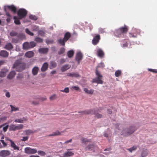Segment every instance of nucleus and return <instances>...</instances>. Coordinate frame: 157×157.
<instances>
[{
  "mask_svg": "<svg viewBox=\"0 0 157 157\" xmlns=\"http://www.w3.org/2000/svg\"><path fill=\"white\" fill-rule=\"evenodd\" d=\"M18 17L16 16L13 17L14 22L17 25H19L21 22L20 19L25 18L27 14V11L24 9H20L17 11Z\"/></svg>",
  "mask_w": 157,
  "mask_h": 157,
  "instance_id": "1",
  "label": "nucleus"
},
{
  "mask_svg": "<svg viewBox=\"0 0 157 157\" xmlns=\"http://www.w3.org/2000/svg\"><path fill=\"white\" fill-rule=\"evenodd\" d=\"M136 129V128L134 126H131L123 129L121 132V134L124 136H129L132 134Z\"/></svg>",
  "mask_w": 157,
  "mask_h": 157,
  "instance_id": "2",
  "label": "nucleus"
},
{
  "mask_svg": "<svg viewBox=\"0 0 157 157\" xmlns=\"http://www.w3.org/2000/svg\"><path fill=\"white\" fill-rule=\"evenodd\" d=\"M13 67L15 68L17 71H22L24 68V64L22 63L21 60H17L14 63Z\"/></svg>",
  "mask_w": 157,
  "mask_h": 157,
  "instance_id": "3",
  "label": "nucleus"
},
{
  "mask_svg": "<svg viewBox=\"0 0 157 157\" xmlns=\"http://www.w3.org/2000/svg\"><path fill=\"white\" fill-rule=\"evenodd\" d=\"M128 30L127 26H125L124 27H121L119 29L116 30L114 32V35L118 37L122 36L123 33H126Z\"/></svg>",
  "mask_w": 157,
  "mask_h": 157,
  "instance_id": "4",
  "label": "nucleus"
},
{
  "mask_svg": "<svg viewBox=\"0 0 157 157\" xmlns=\"http://www.w3.org/2000/svg\"><path fill=\"white\" fill-rule=\"evenodd\" d=\"M96 74L97 77L93 79L92 82L93 83H97L98 84H102L103 81L101 80L102 76L98 71L97 69L96 71Z\"/></svg>",
  "mask_w": 157,
  "mask_h": 157,
  "instance_id": "5",
  "label": "nucleus"
},
{
  "mask_svg": "<svg viewBox=\"0 0 157 157\" xmlns=\"http://www.w3.org/2000/svg\"><path fill=\"white\" fill-rule=\"evenodd\" d=\"M79 113H81L82 114H94L95 115V117H97V118H101L102 117V115L99 113H97L96 111H93V110H87L85 111H81L79 112Z\"/></svg>",
  "mask_w": 157,
  "mask_h": 157,
  "instance_id": "6",
  "label": "nucleus"
},
{
  "mask_svg": "<svg viewBox=\"0 0 157 157\" xmlns=\"http://www.w3.org/2000/svg\"><path fill=\"white\" fill-rule=\"evenodd\" d=\"M8 8L11 10L14 13H15L17 10L16 8L13 5L11 6H5L4 7V10L6 12L7 16L9 17H10L11 15L9 13L7 12L6 9Z\"/></svg>",
  "mask_w": 157,
  "mask_h": 157,
  "instance_id": "7",
  "label": "nucleus"
},
{
  "mask_svg": "<svg viewBox=\"0 0 157 157\" xmlns=\"http://www.w3.org/2000/svg\"><path fill=\"white\" fill-rule=\"evenodd\" d=\"M25 152L28 154H33L36 153L37 151L35 149H32L29 147H26L25 149Z\"/></svg>",
  "mask_w": 157,
  "mask_h": 157,
  "instance_id": "8",
  "label": "nucleus"
},
{
  "mask_svg": "<svg viewBox=\"0 0 157 157\" xmlns=\"http://www.w3.org/2000/svg\"><path fill=\"white\" fill-rule=\"evenodd\" d=\"M82 55L80 52H78L77 53L76 56V60L79 63V61L82 60Z\"/></svg>",
  "mask_w": 157,
  "mask_h": 157,
  "instance_id": "9",
  "label": "nucleus"
},
{
  "mask_svg": "<svg viewBox=\"0 0 157 157\" xmlns=\"http://www.w3.org/2000/svg\"><path fill=\"white\" fill-rule=\"evenodd\" d=\"M100 39V36L99 35H97L92 40V44L94 45L97 44L99 42Z\"/></svg>",
  "mask_w": 157,
  "mask_h": 157,
  "instance_id": "10",
  "label": "nucleus"
},
{
  "mask_svg": "<svg viewBox=\"0 0 157 157\" xmlns=\"http://www.w3.org/2000/svg\"><path fill=\"white\" fill-rule=\"evenodd\" d=\"M96 147H97L96 146H94V145L90 144L85 147V150L86 151L89 150L90 151H94V149Z\"/></svg>",
  "mask_w": 157,
  "mask_h": 157,
  "instance_id": "11",
  "label": "nucleus"
},
{
  "mask_svg": "<svg viewBox=\"0 0 157 157\" xmlns=\"http://www.w3.org/2000/svg\"><path fill=\"white\" fill-rule=\"evenodd\" d=\"M8 70L6 68H3L0 71V77H3L6 75V73L8 72Z\"/></svg>",
  "mask_w": 157,
  "mask_h": 157,
  "instance_id": "12",
  "label": "nucleus"
},
{
  "mask_svg": "<svg viewBox=\"0 0 157 157\" xmlns=\"http://www.w3.org/2000/svg\"><path fill=\"white\" fill-rule=\"evenodd\" d=\"M9 141L10 142L11 146L15 150H19V147L17 146L14 142L11 140H9Z\"/></svg>",
  "mask_w": 157,
  "mask_h": 157,
  "instance_id": "13",
  "label": "nucleus"
},
{
  "mask_svg": "<svg viewBox=\"0 0 157 157\" xmlns=\"http://www.w3.org/2000/svg\"><path fill=\"white\" fill-rule=\"evenodd\" d=\"M10 154V151L6 150H3L0 152V155L2 157H5Z\"/></svg>",
  "mask_w": 157,
  "mask_h": 157,
  "instance_id": "14",
  "label": "nucleus"
},
{
  "mask_svg": "<svg viewBox=\"0 0 157 157\" xmlns=\"http://www.w3.org/2000/svg\"><path fill=\"white\" fill-rule=\"evenodd\" d=\"M71 67V65L68 64H66L63 66L61 68V70L62 72H64L67 71Z\"/></svg>",
  "mask_w": 157,
  "mask_h": 157,
  "instance_id": "15",
  "label": "nucleus"
},
{
  "mask_svg": "<svg viewBox=\"0 0 157 157\" xmlns=\"http://www.w3.org/2000/svg\"><path fill=\"white\" fill-rule=\"evenodd\" d=\"M39 70V68L37 67H34L32 70V74L33 75H37Z\"/></svg>",
  "mask_w": 157,
  "mask_h": 157,
  "instance_id": "16",
  "label": "nucleus"
},
{
  "mask_svg": "<svg viewBox=\"0 0 157 157\" xmlns=\"http://www.w3.org/2000/svg\"><path fill=\"white\" fill-rule=\"evenodd\" d=\"M48 67V64L47 63H45L43 65L41 68V71L42 72H44L46 71Z\"/></svg>",
  "mask_w": 157,
  "mask_h": 157,
  "instance_id": "17",
  "label": "nucleus"
},
{
  "mask_svg": "<svg viewBox=\"0 0 157 157\" xmlns=\"http://www.w3.org/2000/svg\"><path fill=\"white\" fill-rule=\"evenodd\" d=\"M74 153L72 151H67L65 152L63 154V156L64 157H68L74 155Z\"/></svg>",
  "mask_w": 157,
  "mask_h": 157,
  "instance_id": "18",
  "label": "nucleus"
},
{
  "mask_svg": "<svg viewBox=\"0 0 157 157\" xmlns=\"http://www.w3.org/2000/svg\"><path fill=\"white\" fill-rule=\"evenodd\" d=\"M0 56L3 57H7L8 56V53L6 51L2 50L0 52Z\"/></svg>",
  "mask_w": 157,
  "mask_h": 157,
  "instance_id": "19",
  "label": "nucleus"
},
{
  "mask_svg": "<svg viewBox=\"0 0 157 157\" xmlns=\"http://www.w3.org/2000/svg\"><path fill=\"white\" fill-rule=\"evenodd\" d=\"M57 66V63L55 61H52L50 62V66L49 68L50 69H52L53 68H55Z\"/></svg>",
  "mask_w": 157,
  "mask_h": 157,
  "instance_id": "20",
  "label": "nucleus"
},
{
  "mask_svg": "<svg viewBox=\"0 0 157 157\" xmlns=\"http://www.w3.org/2000/svg\"><path fill=\"white\" fill-rule=\"evenodd\" d=\"M83 90L86 93L90 94H92L94 92V90H89L87 88H84Z\"/></svg>",
  "mask_w": 157,
  "mask_h": 157,
  "instance_id": "21",
  "label": "nucleus"
},
{
  "mask_svg": "<svg viewBox=\"0 0 157 157\" xmlns=\"http://www.w3.org/2000/svg\"><path fill=\"white\" fill-rule=\"evenodd\" d=\"M48 48H40L39 49V51L40 53L45 54L48 52Z\"/></svg>",
  "mask_w": 157,
  "mask_h": 157,
  "instance_id": "22",
  "label": "nucleus"
},
{
  "mask_svg": "<svg viewBox=\"0 0 157 157\" xmlns=\"http://www.w3.org/2000/svg\"><path fill=\"white\" fill-rule=\"evenodd\" d=\"M98 55L100 57H102L104 55V53L103 51L101 49H98L97 51Z\"/></svg>",
  "mask_w": 157,
  "mask_h": 157,
  "instance_id": "23",
  "label": "nucleus"
},
{
  "mask_svg": "<svg viewBox=\"0 0 157 157\" xmlns=\"http://www.w3.org/2000/svg\"><path fill=\"white\" fill-rule=\"evenodd\" d=\"M29 43L26 42L23 44V48L24 49H28L30 48Z\"/></svg>",
  "mask_w": 157,
  "mask_h": 157,
  "instance_id": "24",
  "label": "nucleus"
},
{
  "mask_svg": "<svg viewBox=\"0 0 157 157\" xmlns=\"http://www.w3.org/2000/svg\"><path fill=\"white\" fill-rule=\"evenodd\" d=\"M34 55V53L33 52L30 51L27 52L25 54L26 57L28 58H31Z\"/></svg>",
  "mask_w": 157,
  "mask_h": 157,
  "instance_id": "25",
  "label": "nucleus"
},
{
  "mask_svg": "<svg viewBox=\"0 0 157 157\" xmlns=\"http://www.w3.org/2000/svg\"><path fill=\"white\" fill-rule=\"evenodd\" d=\"M67 76L71 77H78L79 76V75L75 73H69L67 74Z\"/></svg>",
  "mask_w": 157,
  "mask_h": 157,
  "instance_id": "26",
  "label": "nucleus"
},
{
  "mask_svg": "<svg viewBox=\"0 0 157 157\" xmlns=\"http://www.w3.org/2000/svg\"><path fill=\"white\" fill-rule=\"evenodd\" d=\"M16 74L15 72L14 71H11L8 76V78L10 79H12Z\"/></svg>",
  "mask_w": 157,
  "mask_h": 157,
  "instance_id": "27",
  "label": "nucleus"
},
{
  "mask_svg": "<svg viewBox=\"0 0 157 157\" xmlns=\"http://www.w3.org/2000/svg\"><path fill=\"white\" fill-rule=\"evenodd\" d=\"M71 34L69 32L66 33L64 36L63 38L64 39L65 41H67L70 37Z\"/></svg>",
  "mask_w": 157,
  "mask_h": 157,
  "instance_id": "28",
  "label": "nucleus"
},
{
  "mask_svg": "<svg viewBox=\"0 0 157 157\" xmlns=\"http://www.w3.org/2000/svg\"><path fill=\"white\" fill-rule=\"evenodd\" d=\"M13 48L12 44L10 43L7 44L5 47V48L8 50H10Z\"/></svg>",
  "mask_w": 157,
  "mask_h": 157,
  "instance_id": "29",
  "label": "nucleus"
},
{
  "mask_svg": "<svg viewBox=\"0 0 157 157\" xmlns=\"http://www.w3.org/2000/svg\"><path fill=\"white\" fill-rule=\"evenodd\" d=\"M58 43L62 46H64L65 45V43L66 42L65 41L64 38H60L58 40Z\"/></svg>",
  "mask_w": 157,
  "mask_h": 157,
  "instance_id": "30",
  "label": "nucleus"
},
{
  "mask_svg": "<svg viewBox=\"0 0 157 157\" xmlns=\"http://www.w3.org/2000/svg\"><path fill=\"white\" fill-rule=\"evenodd\" d=\"M10 106L11 108V110L10 111V112L12 113L13 111H19V109L17 107H14L12 105H10Z\"/></svg>",
  "mask_w": 157,
  "mask_h": 157,
  "instance_id": "31",
  "label": "nucleus"
},
{
  "mask_svg": "<svg viewBox=\"0 0 157 157\" xmlns=\"http://www.w3.org/2000/svg\"><path fill=\"white\" fill-rule=\"evenodd\" d=\"M74 52L73 50H70L68 51L67 52V56L68 57L71 58L73 56Z\"/></svg>",
  "mask_w": 157,
  "mask_h": 157,
  "instance_id": "32",
  "label": "nucleus"
},
{
  "mask_svg": "<svg viewBox=\"0 0 157 157\" xmlns=\"http://www.w3.org/2000/svg\"><path fill=\"white\" fill-rule=\"evenodd\" d=\"M148 152L147 150H144L141 153L142 157H145L148 154Z\"/></svg>",
  "mask_w": 157,
  "mask_h": 157,
  "instance_id": "33",
  "label": "nucleus"
},
{
  "mask_svg": "<svg viewBox=\"0 0 157 157\" xmlns=\"http://www.w3.org/2000/svg\"><path fill=\"white\" fill-rule=\"evenodd\" d=\"M25 132L26 134L27 135H30L35 132H33L30 129L26 130H25Z\"/></svg>",
  "mask_w": 157,
  "mask_h": 157,
  "instance_id": "34",
  "label": "nucleus"
},
{
  "mask_svg": "<svg viewBox=\"0 0 157 157\" xmlns=\"http://www.w3.org/2000/svg\"><path fill=\"white\" fill-rule=\"evenodd\" d=\"M9 130L10 131L16 130V125L14 124H11L10 126Z\"/></svg>",
  "mask_w": 157,
  "mask_h": 157,
  "instance_id": "35",
  "label": "nucleus"
},
{
  "mask_svg": "<svg viewBox=\"0 0 157 157\" xmlns=\"http://www.w3.org/2000/svg\"><path fill=\"white\" fill-rule=\"evenodd\" d=\"M61 135V133L59 131H56L53 133L50 134L48 135L49 136H56L60 135Z\"/></svg>",
  "mask_w": 157,
  "mask_h": 157,
  "instance_id": "36",
  "label": "nucleus"
},
{
  "mask_svg": "<svg viewBox=\"0 0 157 157\" xmlns=\"http://www.w3.org/2000/svg\"><path fill=\"white\" fill-rule=\"evenodd\" d=\"M29 43L30 48H33L36 45V43L33 41L30 42Z\"/></svg>",
  "mask_w": 157,
  "mask_h": 157,
  "instance_id": "37",
  "label": "nucleus"
},
{
  "mask_svg": "<svg viewBox=\"0 0 157 157\" xmlns=\"http://www.w3.org/2000/svg\"><path fill=\"white\" fill-rule=\"evenodd\" d=\"M24 125L22 124H19L17 125H16V130L22 129Z\"/></svg>",
  "mask_w": 157,
  "mask_h": 157,
  "instance_id": "38",
  "label": "nucleus"
},
{
  "mask_svg": "<svg viewBox=\"0 0 157 157\" xmlns=\"http://www.w3.org/2000/svg\"><path fill=\"white\" fill-rule=\"evenodd\" d=\"M43 40V39L38 37H36L35 39V40L38 43H42Z\"/></svg>",
  "mask_w": 157,
  "mask_h": 157,
  "instance_id": "39",
  "label": "nucleus"
},
{
  "mask_svg": "<svg viewBox=\"0 0 157 157\" xmlns=\"http://www.w3.org/2000/svg\"><path fill=\"white\" fill-rule=\"evenodd\" d=\"M38 35L41 36H44L45 34V33L42 30H39L38 32Z\"/></svg>",
  "mask_w": 157,
  "mask_h": 157,
  "instance_id": "40",
  "label": "nucleus"
},
{
  "mask_svg": "<svg viewBox=\"0 0 157 157\" xmlns=\"http://www.w3.org/2000/svg\"><path fill=\"white\" fill-rule=\"evenodd\" d=\"M137 147L134 146L128 149L127 150L130 152H132L133 151L136 150L137 149Z\"/></svg>",
  "mask_w": 157,
  "mask_h": 157,
  "instance_id": "41",
  "label": "nucleus"
},
{
  "mask_svg": "<svg viewBox=\"0 0 157 157\" xmlns=\"http://www.w3.org/2000/svg\"><path fill=\"white\" fill-rule=\"evenodd\" d=\"M57 98V95L54 94L50 96L49 99L51 100H53L56 99Z\"/></svg>",
  "mask_w": 157,
  "mask_h": 157,
  "instance_id": "42",
  "label": "nucleus"
},
{
  "mask_svg": "<svg viewBox=\"0 0 157 157\" xmlns=\"http://www.w3.org/2000/svg\"><path fill=\"white\" fill-rule=\"evenodd\" d=\"M25 31L26 33L28 35L31 36H33V33L31 32L28 29H26L25 30Z\"/></svg>",
  "mask_w": 157,
  "mask_h": 157,
  "instance_id": "43",
  "label": "nucleus"
},
{
  "mask_svg": "<svg viewBox=\"0 0 157 157\" xmlns=\"http://www.w3.org/2000/svg\"><path fill=\"white\" fill-rule=\"evenodd\" d=\"M7 117L6 116H0V123L3 122L6 120Z\"/></svg>",
  "mask_w": 157,
  "mask_h": 157,
  "instance_id": "44",
  "label": "nucleus"
},
{
  "mask_svg": "<svg viewBox=\"0 0 157 157\" xmlns=\"http://www.w3.org/2000/svg\"><path fill=\"white\" fill-rule=\"evenodd\" d=\"M17 33L15 31H12L10 33V35L12 36H17Z\"/></svg>",
  "mask_w": 157,
  "mask_h": 157,
  "instance_id": "45",
  "label": "nucleus"
},
{
  "mask_svg": "<svg viewBox=\"0 0 157 157\" xmlns=\"http://www.w3.org/2000/svg\"><path fill=\"white\" fill-rule=\"evenodd\" d=\"M71 89L72 90H74L76 91H78L80 90L79 87L78 86H72Z\"/></svg>",
  "mask_w": 157,
  "mask_h": 157,
  "instance_id": "46",
  "label": "nucleus"
},
{
  "mask_svg": "<svg viewBox=\"0 0 157 157\" xmlns=\"http://www.w3.org/2000/svg\"><path fill=\"white\" fill-rule=\"evenodd\" d=\"M60 91L61 92H65L66 93H68L69 92V89L68 87H66L63 90H60Z\"/></svg>",
  "mask_w": 157,
  "mask_h": 157,
  "instance_id": "47",
  "label": "nucleus"
},
{
  "mask_svg": "<svg viewBox=\"0 0 157 157\" xmlns=\"http://www.w3.org/2000/svg\"><path fill=\"white\" fill-rule=\"evenodd\" d=\"M121 74V71L120 70H117V71L115 73V75L116 77H118Z\"/></svg>",
  "mask_w": 157,
  "mask_h": 157,
  "instance_id": "48",
  "label": "nucleus"
},
{
  "mask_svg": "<svg viewBox=\"0 0 157 157\" xmlns=\"http://www.w3.org/2000/svg\"><path fill=\"white\" fill-rule=\"evenodd\" d=\"M37 152L38 154L40 155L44 156L46 155L45 153L43 151H39Z\"/></svg>",
  "mask_w": 157,
  "mask_h": 157,
  "instance_id": "49",
  "label": "nucleus"
},
{
  "mask_svg": "<svg viewBox=\"0 0 157 157\" xmlns=\"http://www.w3.org/2000/svg\"><path fill=\"white\" fill-rule=\"evenodd\" d=\"M14 122L16 123H23L24 122L22 120H21V118L20 119H17L15 120Z\"/></svg>",
  "mask_w": 157,
  "mask_h": 157,
  "instance_id": "50",
  "label": "nucleus"
},
{
  "mask_svg": "<svg viewBox=\"0 0 157 157\" xmlns=\"http://www.w3.org/2000/svg\"><path fill=\"white\" fill-rule=\"evenodd\" d=\"M65 52V49L64 48H61L60 49L58 53L59 54H61Z\"/></svg>",
  "mask_w": 157,
  "mask_h": 157,
  "instance_id": "51",
  "label": "nucleus"
},
{
  "mask_svg": "<svg viewBox=\"0 0 157 157\" xmlns=\"http://www.w3.org/2000/svg\"><path fill=\"white\" fill-rule=\"evenodd\" d=\"M81 140L82 143L86 144V142H88L89 141L86 138H82L81 139Z\"/></svg>",
  "mask_w": 157,
  "mask_h": 157,
  "instance_id": "52",
  "label": "nucleus"
},
{
  "mask_svg": "<svg viewBox=\"0 0 157 157\" xmlns=\"http://www.w3.org/2000/svg\"><path fill=\"white\" fill-rule=\"evenodd\" d=\"M29 17L31 19L34 20H36L37 19V17L36 16L32 15H30L29 16Z\"/></svg>",
  "mask_w": 157,
  "mask_h": 157,
  "instance_id": "53",
  "label": "nucleus"
},
{
  "mask_svg": "<svg viewBox=\"0 0 157 157\" xmlns=\"http://www.w3.org/2000/svg\"><path fill=\"white\" fill-rule=\"evenodd\" d=\"M23 75L21 74H19L17 77V79H21L23 78Z\"/></svg>",
  "mask_w": 157,
  "mask_h": 157,
  "instance_id": "54",
  "label": "nucleus"
},
{
  "mask_svg": "<svg viewBox=\"0 0 157 157\" xmlns=\"http://www.w3.org/2000/svg\"><path fill=\"white\" fill-rule=\"evenodd\" d=\"M121 126L122 125L120 124H117L116 125V129H117L118 130L121 129V128H122Z\"/></svg>",
  "mask_w": 157,
  "mask_h": 157,
  "instance_id": "55",
  "label": "nucleus"
},
{
  "mask_svg": "<svg viewBox=\"0 0 157 157\" xmlns=\"http://www.w3.org/2000/svg\"><path fill=\"white\" fill-rule=\"evenodd\" d=\"M18 41L19 40L18 38H13L12 39V41L13 43H17Z\"/></svg>",
  "mask_w": 157,
  "mask_h": 157,
  "instance_id": "56",
  "label": "nucleus"
},
{
  "mask_svg": "<svg viewBox=\"0 0 157 157\" xmlns=\"http://www.w3.org/2000/svg\"><path fill=\"white\" fill-rule=\"evenodd\" d=\"M125 42H126V43L124 44H122V47L123 48H124L126 47H127L128 45V40H125Z\"/></svg>",
  "mask_w": 157,
  "mask_h": 157,
  "instance_id": "57",
  "label": "nucleus"
},
{
  "mask_svg": "<svg viewBox=\"0 0 157 157\" xmlns=\"http://www.w3.org/2000/svg\"><path fill=\"white\" fill-rule=\"evenodd\" d=\"M148 70L149 71L157 73V70L155 69H148Z\"/></svg>",
  "mask_w": 157,
  "mask_h": 157,
  "instance_id": "58",
  "label": "nucleus"
},
{
  "mask_svg": "<svg viewBox=\"0 0 157 157\" xmlns=\"http://www.w3.org/2000/svg\"><path fill=\"white\" fill-rule=\"evenodd\" d=\"M104 64L103 63H99L98 66V67H104Z\"/></svg>",
  "mask_w": 157,
  "mask_h": 157,
  "instance_id": "59",
  "label": "nucleus"
},
{
  "mask_svg": "<svg viewBox=\"0 0 157 157\" xmlns=\"http://www.w3.org/2000/svg\"><path fill=\"white\" fill-rule=\"evenodd\" d=\"M22 139H21V140L23 141H25L26 140H27L28 139V136H25V137H22Z\"/></svg>",
  "mask_w": 157,
  "mask_h": 157,
  "instance_id": "60",
  "label": "nucleus"
},
{
  "mask_svg": "<svg viewBox=\"0 0 157 157\" xmlns=\"http://www.w3.org/2000/svg\"><path fill=\"white\" fill-rule=\"evenodd\" d=\"M9 127V125H6V126L3 127V130L4 131V132H6L8 129V128Z\"/></svg>",
  "mask_w": 157,
  "mask_h": 157,
  "instance_id": "61",
  "label": "nucleus"
},
{
  "mask_svg": "<svg viewBox=\"0 0 157 157\" xmlns=\"http://www.w3.org/2000/svg\"><path fill=\"white\" fill-rule=\"evenodd\" d=\"M5 95L7 98H10V93L8 91L6 92Z\"/></svg>",
  "mask_w": 157,
  "mask_h": 157,
  "instance_id": "62",
  "label": "nucleus"
},
{
  "mask_svg": "<svg viewBox=\"0 0 157 157\" xmlns=\"http://www.w3.org/2000/svg\"><path fill=\"white\" fill-rule=\"evenodd\" d=\"M72 141V139H71L69 140H67V141H66L65 142L64 144H67L68 143H71Z\"/></svg>",
  "mask_w": 157,
  "mask_h": 157,
  "instance_id": "63",
  "label": "nucleus"
},
{
  "mask_svg": "<svg viewBox=\"0 0 157 157\" xmlns=\"http://www.w3.org/2000/svg\"><path fill=\"white\" fill-rule=\"evenodd\" d=\"M34 27H35V28L33 29V31H36L37 30H38L39 29V28H38V26H35Z\"/></svg>",
  "mask_w": 157,
  "mask_h": 157,
  "instance_id": "64",
  "label": "nucleus"
}]
</instances>
